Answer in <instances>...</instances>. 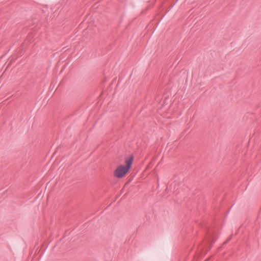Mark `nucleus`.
<instances>
[{
  "instance_id": "nucleus-1",
  "label": "nucleus",
  "mask_w": 261,
  "mask_h": 261,
  "mask_svg": "<svg viewBox=\"0 0 261 261\" xmlns=\"http://www.w3.org/2000/svg\"><path fill=\"white\" fill-rule=\"evenodd\" d=\"M133 156L131 155L129 158H127L125 160V166L121 165L118 167L115 170L114 172L115 176L118 178H121L123 177L128 172L129 169L130 168L133 161Z\"/></svg>"
},
{
  "instance_id": "nucleus-2",
  "label": "nucleus",
  "mask_w": 261,
  "mask_h": 261,
  "mask_svg": "<svg viewBox=\"0 0 261 261\" xmlns=\"http://www.w3.org/2000/svg\"><path fill=\"white\" fill-rule=\"evenodd\" d=\"M214 242H215V241H212V243H214Z\"/></svg>"
}]
</instances>
